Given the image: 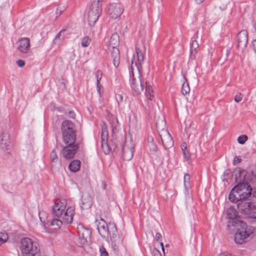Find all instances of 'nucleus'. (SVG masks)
<instances>
[{
  "instance_id": "14",
  "label": "nucleus",
  "mask_w": 256,
  "mask_h": 256,
  "mask_svg": "<svg viewBox=\"0 0 256 256\" xmlns=\"http://www.w3.org/2000/svg\"><path fill=\"white\" fill-rule=\"evenodd\" d=\"M108 12L110 18L116 19L122 14L123 12V8L118 4H113L110 6Z\"/></svg>"
},
{
  "instance_id": "61",
  "label": "nucleus",
  "mask_w": 256,
  "mask_h": 256,
  "mask_svg": "<svg viewBox=\"0 0 256 256\" xmlns=\"http://www.w3.org/2000/svg\"><path fill=\"white\" fill-rule=\"evenodd\" d=\"M228 172H230V170H226V172H224V175H226V174H228Z\"/></svg>"
},
{
  "instance_id": "55",
  "label": "nucleus",
  "mask_w": 256,
  "mask_h": 256,
  "mask_svg": "<svg viewBox=\"0 0 256 256\" xmlns=\"http://www.w3.org/2000/svg\"><path fill=\"white\" fill-rule=\"evenodd\" d=\"M102 188L103 190H105L106 189V184H105L104 182H102Z\"/></svg>"
},
{
  "instance_id": "36",
  "label": "nucleus",
  "mask_w": 256,
  "mask_h": 256,
  "mask_svg": "<svg viewBox=\"0 0 256 256\" xmlns=\"http://www.w3.org/2000/svg\"><path fill=\"white\" fill-rule=\"evenodd\" d=\"M148 146L149 148L150 152L152 154H156L157 152L158 148L155 143L148 144Z\"/></svg>"
},
{
  "instance_id": "26",
  "label": "nucleus",
  "mask_w": 256,
  "mask_h": 256,
  "mask_svg": "<svg viewBox=\"0 0 256 256\" xmlns=\"http://www.w3.org/2000/svg\"><path fill=\"white\" fill-rule=\"evenodd\" d=\"M10 136L8 134H4L2 136L0 142L1 148L4 150H8L10 146Z\"/></svg>"
},
{
  "instance_id": "12",
  "label": "nucleus",
  "mask_w": 256,
  "mask_h": 256,
  "mask_svg": "<svg viewBox=\"0 0 256 256\" xmlns=\"http://www.w3.org/2000/svg\"><path fill=\"white\" fill-rule=\"evenodd\" d=\"M17 50L22 54H26L30 50V40L28 38H22L16 42Z\"/></svg>"
},
{
  "instance_id": "16",
  "label": "nucleus",
  "mask_w": 256,
  "mask_h": 256,
  "mask_svg": "<svg viewBox=\"0 0 256 256\" xmlns=\"http://www.w3.org/2000/svg\"><path fill=\"white\" fill-rule=\"evenodd\" d=\"M78 236L82 239L83 243L86 242L87 240L90 238V231L88 229L84 228L82 225L78 226Z\"/></svg>"
},
{
  "instance_id": "30",
  "label": "nucleus",
  "mask_w": 256,
  "mask_h": 256,
  "mask_svg": "<svg viewBox=\"0 0 256 256\" xmlns=\"http://www.w3.org/2000/svg\"><path fill=\"white\" fill-rule=\"evenodd\" d=\"M65 30H62L56 36L54 40L55 43L59 44L60 41L63 40L66 37L64 34Z\"/></svg>"
},
{
  "instance_id": "9",
  "label": "nucleus",
  "mask_w": 256,
  "mask_h": 256,
  "mask_svg": "<svg viewBox=\"0 0 256 256\" xmlns=\"http://www.w3.org/2000/svg\"><path fill=\"white\" fill-rule=\"evenodd\" d=\"M66 202L65 199H58L56 200L52 208L53 214L57 217L60 216L66 209Z\"/></svg>"
},
{
  "instance_id": "50",
  "label": "nucleus",
  "mask_w": 256,
  "mask_h": 256,
  "mask_svg": "<svg viewBox=\"0 0 256 256\" xmlns=\"http://www.w3.org/2000/svg\"><path fill=\"white\" fill-rule=\"evenodd\" d=\"M252 46L254 51L256 52V39L253 40L252 42Z\"/></svg>"
},
{
  "instance_id": "51",
  "label": "nucleus",
  "mask_w": 256,
  "mask_h": 256,
  "mask_svg": "<svg viewBox=\"0 0 256 256\" xmlns=\"http://www.w3.org/2000/svg\"><path fill=\"white\" fill-rule=\"evenodd\" d=\"M162 238V236L160 234L159 232H157L156 234V240H158L160 238Z\"/></svg>"
},
{
  "instance_id": "23",
  "label": "nucleus",
  "mask_w": 256,
  "mask_h": 256,
  "mask_svg": "<svg viewBox=\"0 0 256 256\" xmlns=\"http://www.w3.org/2000/svg\"><path fill=\"white\" fill-rule=\"evenodd\" d=\"M50 161L52 166H58L61 165V160L54 150L50 153Z\"/></svg>"
},
{
  "instance_id": "37",
  "label": "nucleus",
  "mask_w": 256,
  "mask_h": 256,
  "mask_svg": "<svg viewBox=\"0 0 256 256\" xmlns=\"http://www.w3.org/2000/svg\"><path fill=\"white\" fill-rule=\"evenodd\" d=\"M248 138L246 135H242L238 138V142L239 144H242L248 140Z\"/></svg>"
},
{
  "instance_id": "22",
  "label": "nucleus",
  "mask_w": 256,
  "mask_h": 256,
  "mask_svg": "<svg viewBox=\"0 0 256 256\" xmlns=\"http://www.w3.org/2000/svg\"><path fill=\"white\" fill-rule=\"evenodd\" d=\"M120 43L119 36L117 33L113 34L110 40L108 49L111 50L112 48H117Z\"/></svg>"
},
{
  "instance_id": "35",
  "label": "nucleus",
  "mask_w": 256,
  "mask_h": 256,
  "mask_svg": "<svg viewBox=\"0 0 256 256\" xmlns=\"http://www.w3.org/2000/svg\"><path fill=\"white\" fill-rule=\"evenodd\" d=\"M181 91L183 95H186L189 94L190 92V88L186 81V82L183 84Z\"/></svg>"
},
{
  "instance_id": "15",
  "label": "nucleus",
  "mask_w": 256,
  "mask_h": 256,
  "mask_svg": "<svg viewBox=\"0 0 256 256\" xmlns=\"http://www.w3.org/2000/svg\"><path fill=\"white\" fill-rule=\"evenodd\" d=\"M74 214L75 211L74 207L70 206L68 208L62 218L63 222L66 224H72Z\"/></svg>"
},
{
  "instance_id": "19",
  "label": "nucleus",
  "mask_w": 256,
  "mask_h": 256,
  "mask_svg": "<svg viewBox=\"0 0 256 256\" xmlns=\"http://www.w3.org/2000/svg\"><path fill=\"white\" fill-rule=\"evenodd\" d=\"M253 204L245 201H240L237 204L238 210L246 214L250 213Z\"/></svg>"
},
{
  "instance_id": "21",
  "label": "nucleus",
  "mask_w": 256,
  "mask_h": 256,
  "mask_svg": "<svg viewBox=\"0 0 256 256\" xmlns=\"http://www.w3.org/2000/svg\"><path fill=\"white\" fill-rule=\"evenodd\" d=\"M111 56L112 59L113 64L115 67L118 66L120 62V51L118 48H111Z\"/></svg>"
},
{
  "instance_id": "44",
  "label": "nucleus",
  "mask_w": 256,
  "mask_h": 256,
  "mask_svg": "<svg viewBox=\"0 0 256 256\" xmlns=\"http://www.w3.org/2000/svg\"><path fill=\"white\" fill-rule=\"evenodd\" d=\"M242 159L240 156H235L233 160L234 165H236L237 164L240 162Z\"/></svg>"
},
{
  "instance_id": "39",
  "label": "nucleus",
  "mask_w": 256,
  "mask_h": 256,
  "mask_svg": "<svg viewBox=\"0 0 256 256\" xmlns=\"http://www.w3.org/2000/svg\"><path fill=\"white\" fill-rule=\"evenodd\" d=\"M102 72L101 70H98L96 71V82L97 83L99 84V82H100V80L102 78Z\"/></svg>"
},
{
  "instance_id": "38",
  "label": "nucleus",
  "mask_w": 256,
  "mask_h": 256,
  "mask_svg": "<svg viewBox=\"0 0 256 256\" xmlns=\"http://www.w3.org/2000/svg\"><path fill=\"white\" fill-rule=\"evenodd\" d=\"M198 47V44L196 40H194L190 44V49H192V50L196 52L197 48Z\"/></svg>"
},
{
  "instance_id": "29",
  "label": "nucleus",
  "mask_w": 256,
  "mask_h": 256,
  "mask_svg": "<svg viewBox=\"0 0 256 256\" xmlns=\"http://www.w3.org/2000/svg\"><path fill=\"white\" fill-rule=\"evenodd\" d=\"M226 214L228 218L230 220L228 221V223L232 220H234L237 214L234 208H228L226 211Z\"/></svg>"
},
{
  "instance_id": "41",
  "label": "nucleus",
  "mask_w": 256,
  "mask_h": 256,
  "mask_svg": "<svg viewBox=\"0 0 256 256\" xmlns=\"http://www.w3.org/2000/svg\"><path fill=\"white\" fill-rule=\"evenodd\" d=\"M250 214H252V216L254 218H256V206H252V207L251 209V210Z\"/></svg>"
},
{
  "instance_id": "1",
  "label": "nucleus",
  "mask_w": 256,
  "mask_h": 256,
  "mask_svg": "<svg viewBox=\"0 0 256 256\" xmlns=\"http://www.w3.org/2000/svg\"><path fill=\"white\" fill-rule=\"evenodd\" d=\"M131 78L130 87L132 90L136 94H140L144 90L145 86V94L150 100L152 101L154 98L153 90L150 85H148L146 82H142L141 79V74L140 67L137 63H134L132 60L131 66V71L130 72Z\"/></svg>"
},
{
  "instance_id": "52",
  "label": "nucleus",
  "mask_w": 256,
  "mask_h": 256,
  "mask_svg": "<svg viewBox=\"0 0 256 256\" xmlns=\"http://www.w3.org/2000/svg\"><path fill=\"white\" fill-rule=\"evenodd\" d=\"M68 115H69V116L72 118H74L75 116H76L74 112L72 111H70L68 113Z\"/></svg>"
},
{
  "instance_id": "7",
  "label": "nucleus",
  "mask_w": 256,
  "mask_h": 256,
  "mask_svg": "<svg viewBox=\"0 0 256 256\" xmlns=\"http://www.w3.org/2000/svg\"><path fill=\"white\" fill-rule=\"evenodd\" d=\"M232 176L234 178L235 182L237 184H242L244 186V188L248 184V182L252 180V178H250L246 175V172L245 170H241L240 168H236L232 173Z\"/></svg>"
},
{
  "instance_id": "53",
  "label": "nucleus",
  "mask_w": 256,
  "mask_h": 256,
  "mask_svg": "<svg viewBox=\"0 0 256 256\" xmlns=\"http://www.w3.org/2000/svg\"><path fill=\"white\" fill-rule=\"evenodd\" d=\"M100 86H101V85L100 84V82H99V84L97 83L96 82V87H97V90H98V91L100 92Z\"/></svg>"
},
{
  "instance_id": "5",
  "label": "nucleus",
  "mask_w": 256,
  "mask_h": 256,
  "mask_svg": "<svg viewBox=\"0 0 256 256\" xmlns=\"http://www.w3.org/2000/svg\"><path fill=\"white\" fill-rule=\"evenodd\" d=\"M101 12V3L100 0L94 2L88 12V22L90 26L94 25L100 16Z\"/></svg>"
},
{
  "instance_id": "20",
  "label": "nucleus",
  "mask_w": 256,
  "mask_h": 256,
  "mask_svg": "<svg viewBox=\"0 0 256 256\" xmlns=\"http://www.w3.org/2000/svg\"><path fill=\"white\" fill-rule=\"evenodd\" d=\"M92 204V198L88 194H85L82 198V208L88 209L90 208Z\"/></svg>"
},
{
  "instance_id": "43",
  "label": "nucleus",
  "mask_w": 256,
  "mask_h": 256,
  "mask_svg": "<svg viewBox=\"0 0 256 256\" xmlns=\"http://www.w3.org/2000/svg\"><path fill=\"white\" fill-rule=\"evenodd\" d=\"M0 236H1V238H2L3 240L6 242L7 241L8 238V234L6 233V232H1L0 234Z\"/></svg>"
},
{
  "instance_id": "17",
  "label": "nucleus",
  "mask_w": 256,
  "mask_h": 256,
  "mask_svg": "<svg viewBox=\"0 0 256 256\" xmlns=\"http://www.w3.org/2000/svg\"><path fill=\"white\" fill-rule=\"evenodd\" d=\"M134 147L132 144L130 146L125 145L122 148V156L125 160H130L133 158Z\"/></svg>"
},
{
  "instance_id": "48",
  "label": "nucleus",
  "mask_w": 256,
  "mask_h": 256,
  "mask_svg": "<svg viewBox=\"0 0 256 256\" xmlns=\"http://www.w3.org/2000/svg\"><path fill=\"white\" fill-rule=\"evenodd\" d=\"M196 53V52H194V51L192 50V49H190V56L191 58L194 59L196 58L195 54Z\"/></svg>"
},
{
  "instance_id": "28",
  "label": "nucleus",
  "mask_w": 256,
  "mask_h": 256,
  "mask_svg": "<svg viewBox=\"0 0 256 256\" xmlns=\"http://www.w3.org/2000/svg\"><path fill=\"white\" fill-rule=\"evenodd\" d=\"M80 160H74L70 164L68 168L72 172H77L80 168Z\"/></svg>"
},
{
  "instance_id": "46",
  "label": "nucleus",
  "mask_w": 256,
  "mask_h": 256,
  "mask_svg": "<svg viewBox=\"0 0 256 256\" xmlns=\"http://www.w3.org/2000/svg\"><path fill=\"white\" fill-rule=\"evenodd\" d=\"M154 256H162L160 252L157 249L153 250Z\"/></svg>"
},
{
  "instance_id": "13",
  "label": "nucleus",
  "mask_w": 256,
  "mask_h": 256,
  "mask_svg": "<svg viewBox=\"0 0 256 256\" xmlns=\"http://www.w3.org/2000/svg\"><path fill=\"white\" fill-rule=\"evenodd\" d=\"M244 189V186L242 184H236L232 190L229 194V199L232 202L240 201L238 193Z\"/></svg>"
},
{
  "instance_id": "25",
  "label": "nucleus",
  "mask_w": 256,
  "mask_h": 256,
  "mask_svg": "<svg viewBox=\"0 0 256 256\" xmlns=\"http://www.w3.org/2000/svg\"><path fill=\"white\" fill-rule=\"evenodd\" d=\"M245 189L246 192H244L242 193H238L240 201H243V200L249 198L252 194V188L248 184L244 190Z\"/></svg>"
},
{
  "instance_id": "24",
  "label": "nucleus",
  "mask_w": 256,
  "mask_h": 256,
  "mask_svg": "<svg viewBox=\"0 0 256 256\" xmlns=\"http://www.w3.org/2000/svg\"><path fill=\"white\" fill-rule=\"evenodd\" d=\"M117 229L116 224L113 222L109 223L108 237L110 236L112 240H115L117 236Z\"/></svg>"
},
{
  "instance_id": "3",
  "label": "nucleus",
  "mask_w": 256,
  "mask_h": 256,
  "mask_svg": "<svg viewBox=\"0 0 256 256\" xmlns=\"http://www.w3.org/2000/svg\"><path fill=\"white\" fill-rule=\"evenodd\" d=\"M21 250L24 256H40V249L38 244L28 238H24L21 240Z\"/></svg>"
},
{
  "instance_id": "45",
  "label": "nucleus",
  "mask_w": 256,
  "mask_h": 256,
  "mask_svg": "<svg viewBox=\"0 0 256 256\" xmlns=\"http://www.w3.org/2000/svg\"><path fill=\"white\" fill-rule=\"evenodd\" d=\"M16 64L20 68L23 67L25 64V62L22 60H18L16 62Z\"/></svg>"
},
{
  "instance_id": "60",
  "label": "nucleus",
  "mask_w": 256,
  "mask_h": 256,
  "mask_svg": "<svg viewBox=\"0 0 256 256\" xmlns=\"http://www.w3.org/2000/svg\"><path fill=\"white\" fill-rule=\"evenodd\" d=\"M39 216H40V221L44 223H45L46 222L44 221H42V218L40 216V214H39Z\"/></svg>"
},
{
  "instance_id": "11",
  "label": "nucleus",
  "mask_w": 256,
  "mask_h": 256,
  "mask_svg": "<svg viewBox=\"0 0 256 256\" xmlns=\"http://www.w3.org/2000/svg\"><path fill=\"white\" fill-rule=\"evenodd\" d=\"M248 41V36L246 30H241L237 36V48L241 51H244L246 48Z\"/></svg>"
},
{
  "instance_id": "57",
  "label": "nucleus",
  "mask_w": 256,
  "mask_h": 256,
  "mask_svg": "<svg viewBox=\"0 0 256 256\" xmlns=\"http://www.w3.org/2000/svg\"><path fill=\"white\" fill-rule=\"evenodd\" d=\"M5 242H6L3 240L1 236H0V246H1L2 244H4Z\"/></svg>"
},
{
  "instance_id": "8",
  "label": "nucleus",
  "mask_w": 256,
  "mask_h": 256,
  "mask_svg": "<svg viewBox=\"0 0 256 256\" xmlns=\"http://www.w3.org/2000/svg\"><path fill=\"white\" fill-rule=\"evenodd\" d=\"M62 150V153L66 159H70L74 157L79 148L78 144H66Z\"/></svg>"
},
{
  "instance_id": "2",
  "label": "nucleus",
  "mask_w": 256,
  "mask_h": 256,
  "mask_svg": "<svg viewBox=\"0 0 256 256\" xmlns=\"http://www.w3.org/2000/svg\"><path fill=\"white\" fill-rule=\"evenodd\" d=\"M233 226L236 228L234 235V241L237 244H242L248 240L249 237L254 232V228L248 226L241 220H232L228 224V226Z\"/></svg>"
},
{
  "instance_id": "18",
  "label": "nucleus",
  "mask_w": 256,
  "mask_h": 256,
  "mask_svg": "<svg viewBox=\"0 0 256 256\" xmlns=\"http://www.w3.org/2000/svg\"><path fill=\"white\" fill-rule=\"evenodd\" d=\"M102 222H100L98 226V230L100 235L104 238L108 237L109 224H107L106 222L102 218H100Z\"/></svg>"
},
{
  "instance_id": "54",
  "label": "nucleus",
  "mask_w": 256,
  "mask_h": 256,
  "mask_svg": "<svg viewBox=\"0 0 256 256\" xmlns=\"http://www.w3.org/2000/svg\"><path fill=\"white\" fill-rule=\"evenodd\" d=\"M252 175L256 180V171L252 172Z\"/></svg>"
},
{
  "instance_id": "47",
  "label": "nucleus",
  "mask_w": 256,
  "mask_h": 256,
  "mask_svg": "<svg viewBox=\"0 0 256 256\" xmlns=\"http://www.w3.org/2000/svg\"><path fill=\"white\" fill-rule=\"evenodd\" d=\"M62 10H59L58 8L56 10V18H58V16H60V15L62 14Z\"/></svg>"
},
{
  "instance_id": "27",
  "label": "nucleus",
  "mask_w": 256,
  "mask_h": 256,
  "mask_svg": "<svg viewBox=\"0 0 256 256\" xmlns=\"http://www.w3.org/2000/svg\"><path fill=\"white\" fill-rule=\"evenodd\" d=\"M136 52L137 56L138 62H136L135 63H137L138 66L140 67V70L142 65L143 64L144 60V55L139 48H136Z\"/></svg>"
},
{
  "instance_id": "4",
  "label": "nucleus",
  "mask_w": 256,
  "mask_h": 256,
  "mask_svg": "<svg viewBox=\"0 0 256 256\" xmlns=\"http://www.w3.org/2000/svg\"><path fill=\"white\" fill-rule=\"evenodd\" d=\"M63 142L66 144H75L76 134L74 124L68 120L64 121L61 126Z\"/></svg>"
},
{
  "instance_id": "59",
  "label": "nucleus",
  "mask_w": 256,
  "mask_h": 256,
  "mask_svg": "<svg viewBox=\"0 0 256 256\" xmlns=\"http://www.w3.org/2000/svg\"><path fill=\"white\" fill-rule=\"evenodd\" d=\"M253 196L256 198V190H254L252 193Z\"/></svg>"
},
{
  "instance_id": "62",
  "label": "nucleus",
  "mask_w": 256,
  "mask_h": 256,
  "mask_svg": "<svg viewBox=\"0 0 256 256\" xmlns=\"http://www.w3.org/2000/svg\"><path fill=\"white\" fill-rule=\"evenodd\" d=\"M184 80L186 81V78L184 76Z\"/></svg>"
},
{
  "instance_id": "33",
  "label": "nucleus",
  "mask_w": 256,
  "mask_h": 256,
  "mask_svg": "<svg viewBox=\"0 0 256 256\" xmlns=\"http://www.w3.org/2000/svg\"><path fill=\"white\" fill-rule=\"evenodd\" d=\"M184 186L186 190H188L190 188V176L188 174H186L184 178Z\"/></svg>"
},
{
  "instance_id": "31",
  "label": "nucleus",
  "mask_w": 256,
  "mask_h": 256,
  "mask_svg": "<svg viewBox=\"0 0 256 256\" xmlns=\"http://www.w3.org/2000/svg\"><path fill=\"white\" fill-rule=\"evenodd\" d=\"M63 222V220L58 218H54L50 222L52 226L54 227V229L58 230L60 228Z\"/></svg>"
},
{
  "instance_id": "49",
  "label": "nucleus",
  "mask_w": 256,
  "mask_h": 256,
  "mask_svg": "<svg viewBox=\"0 0 256 256\" xmlns=\"http://www.w3.org/2000/svg\"><path fill=\"white\" fill-rule=\"evenodd\" d=\"M148 144L154 143V138L152 136H148Z\"/></svg>"
},
{
  "instance_id": "56",
  "label": "nucleus",
  "mask_w": 256,
  "mask_h": 256,
  "mask_svg": "<svg viewBox=\"0 0 256 256\" xmlns=\"http://www.w3.org/2000/svg\"><path fill=\"white\" fill-rule=\"evenodd\" d=\"M194 0L198 4H200L204 1V0Z\"/></svg>"
},
{
  "instance_id": "40",
  "label": "nucleus",
  "mask_w": 256,
  "mask_h": 256,
  "mask_svg": "<svg viewBox=\"0 0 256 256\" xmlns=\"http://www.w3.org/2000/svg\"><path fill=\"white\" fill-rule=\"evenodd\" d=\"M100 256H108V252L104 246L100 248Z\"/></svg>"
},
{
  "instance_id": "32",
  "label": "nucleus",
  "mask_w": 256,
  "mask_h": 256,
  "mask_svg": "<svg viewBox=\"0 0 256 256\" xmlns=\"http://www.w3.org/2000/svg\"><path fill=\"white\" fill-rule=\"evenodd\" d=\"M181 148L182 151L183 155L186 160H189L190 158V154L187 150V146L186 142L182 143Z\"/></svg>"
},
{
  "instance_id": "10",
  "label": "nucleus",
  "mask_w": 256,
  "mask_h": 256,
  "mask_svg": "<svg viewBox=\"0 0 256 256\" xmlns=\"http://www.w3.org/2000/svg\"><path fill=\"white\" fill-rule=\"evenodd\" d=\"M108 132L106 128H102L101 134V146L104 153L106 154H108L112 149L108 144Z\"/></svg>"
},
{
  "instance_id": "58",
  "label": "nucleus",
  "mask_w": 256,
  "mask_h": 256,
  "mask_svg": "<svg viewBox=\"0 0 256 256\" xmlns=\"http://www.w3.org/2000/svg\"><path fill=\"white\" fill-rule=\"evenodd\" d=\"M160 246H162V249L164 253V244L162 242H160Z\"/></svg>"
},
{
  "instance_id": "42",
  "label": "nucleus",
  "mask_w": 256,
  "mask_h": 256,
  "mask_svg": "<svg viewBox=\"0 0 256 256\" xmlns=\"http://www.w3.org/2000/svg\"><path fill=\"white\" fill-rule=\"evenodd\" d=\"M242 100V96L241 94H238L234 96V100L236 102H240Z\"/></svg>"
},
{
  "instance_id": "6",
  "label": "nucleus",
  "mask_w": 256,
  "mask_h": 256,
  "mask_svg": "<svg viewBox=\"0 0 256 256\" xmlns=\"http://www.w3.org/2000/svg\"><path fill=\"white\" fill-rule=\"evenodd\" d=\"M162 123L164 128H162L160 131V124L157 122L156 126L164 146L166 148H168L173 146L174 141L168 132L165 128L166 122L162 120Z\"/></svg>"
},
{
  "instance_id": "34",
  "label": "nucleus",
  "mask_w": 256,
  "mask_h": 256,
  "mask_svg": "<svg viewBox=\"0 0 256 256\" xmlns=\"http://www.w3.org/2000/svg\"><path fill=\"white\" fill-rule=\"evenodd\" d=\"M92 39L88 36H86L82 40V46L84 48L88 47L91 43Z\"/></svg>"
}]
</instances>
